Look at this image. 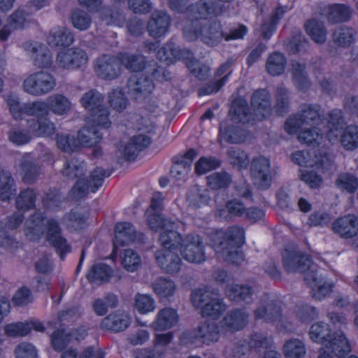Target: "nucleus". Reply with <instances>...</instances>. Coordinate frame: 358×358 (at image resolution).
<instances>
[{
    "label": "nucleus",
    "mask_w": 358,
    "mask_h": 358,
    "mask_svg": "<svg viewBox=\"0 0 358 358\" xmlns=\"http://www.w3.org/2000/svg\"><path fill=\"white\" fill-rule=\"evenodd\" d=\"M46 41L52 47L69 46L73 42V36L65 27H52L47 36Z\"/></svg>",
    "instance_id": "obj_33"
},
{
    "label": "nucleus",
    "mask_w": 358,
    "mask_h": 358,
    "mask_svg": "<svg viewBox=\"0 0 358 358\" xmlns=\"http://www.w3.org/2000/svg\"><path fill=\"white\" fill-rule=\"evenodd\" d=\"M155 258L161 268L168 273H176L180 269L182 262L175 250H158L155 254Z\"/></svg>",
    "instance_id": "obj_22"
},
{
    "label": "nucleus",
    "mask_w": 358,
    "mask_h": 358,
    "mask_svg": "<svg viewBox=\"0 0 358 358\" xmlns=\"http://www.w3.org/2000/svg\"><path fill=\"white\" fill-rule=\"evenodd\" d=\"M282 264L288 273H304V280L316 300H322L331 292L333 284L325 280L317 266L311 264L308 255L297 250H286L282 254Z\"/></svg>",
    "instance_id": "obj_1"
},
{
    "label": "nucleus",
    "mask_w": 358,
    "mask_h": 358,
    "mask_svg": "<svg viewBox=\"0 0 358 358\" xmlns=\"http://www.w3.org/2000/svg\"><path fill=\"white\" fill-rule=\"evenodd\" d=\"M249 315L243 309H235L229 312L222 320V328L227 331H236L244 328L248 323Z\"/></svg>",
    "instance_id": "obj_24"
},
{
    "label": "nucleus",
    "mask_w": 358,
    "mask_h": 358,
    "mask_svg": "<svg viewBox=\"0 0 358 358\" xmlns=\"http://www.w3.org/2000/svg\"><path fill=\"white\" fill-rule=\"evenodd\" d=\"M320 107L318 105H304L299 113L289 117L285 123V129L289 134H296L305 126L324 125Z\"/></svg>",
    "instance_id": "obj_6"
},
{
    "label": "nucleus",
    "mask_w": 358,
    "mask_h": 358,
    "mask_svg": "<svg viewBox=\"0 0 358 358\" xmlns=\"http://www.w3.org/2000/svg\"><path fill=\"white\" fill-rule=\"evenodd\" d=\"M22 47L33 59L35 66L47 69L52 64V54L45 45L38 42H26Z\"/></svg>",
    "instance_id": "obj_15"
},
{
    "label": "nucleus",
    "mask_w": 358,
    "mask_h": 358,
    "mask_svg": "<svg viewBox=\"0 0 358 358\" xmlns=\"http://www.w3.org/2000/svg\"><path fill=\"white\" fill-rule=\"evenodd\" d=\"M94 71L97 76L106 80L116 78L120 73L119 57L104 55L96 61Z\"/></svg>",
    "instance_id": "obj_16"
},
{
    "label": "nucleus",
    "mask_w": 358,
    "mask_h": 358,
    "mask_svg": "<svg viewBox=\"0 0 358 358\" xmlns=\"http://www.w3.org/2000/svg\"><path fill=\"white\" fill-rule=\"evenodd\" d=\"M154 292L159 298H169L174 295L176 291V285L171 279L159 278L152 283Z\"/></svg>",
    "instance_id": "obj_47"
},
{
    "label": "nucleus",
    "mask_w": 358,
    "mask_h": 358,
    "mask_svg": "<svg viewBox=\"0 0 358 358\" xmlns=\"http://www.w3.org/2000/svg\"><path fill=\"white\" fill-rule=\"evenodd\" d=\"M306 30L311 38L317 43H323L327 39V31L322 22L315 20L308 21Z\"/></svg>",
    "instance_id": "obj_59"
},
{
    "label": "nucleus",
    "mask_w": 358,
    "mask_h": 358,
    "mask_svg": "<svg viewBox=\"0 0 358 358\" xmlns=\"http://www.w3.org/2000/svg\"><path fill=\"white\" fill-rule=\"evenodd\" d=\"M30 22L29 14L24 10H17L8 17L6 25L0 30V40L6 41L11 31L24 28Z\"/></svg>",
    "instance_id": "obj_23"
},
{
    "label": "nucleus",
    "mask_w": 358,
    "mask_h": 358,
    "mask_svg": "<svg viewBox=\"0 0 358 358\" xmlns=\"http://www.w3.org/2000/svg\"><path fill=\"white\" fill-rule=\"evenodd\" d=\"M188 11L196 19H206L221 15L224 12V6L222 4L201 3L188 8Z\"/></svg>",
    "instance_id": "obj_36"
},
{
    "label": "nucleus",
    "mask_w": 358,
    "mask_h": 358,
    "mask_svg": "<svg viewBox=\"0 0 358 358\" xmlns=\"http://www.w3.org/2000/svg\"><path fill=\"white\" fill-rule=\"evenodd\" d=\"M283 353L285 358H303L306 354V348L302 341L291 338L283 345Z\"/></svg>",
    "instance_id": "obj_49"
},
{
    "label": "nucleus",
    "mask_w": 358,
    "mask_h": 358,
    "mask_svg": "<svg viewBox=\"0 0 358 358\" xmlns=\"http://www.w3.org/2000/svg\"><path fill=\"white\" fill-rule=\"evenodd\" d=\"M342 146L347 150H353L358 148V127L349 125L346 127L340 138Z\"/></svg>",
    "instance_id": "obj_53"
},
{
    "label": "nucleus",
    "mask_w": 358,
    "mask_h": 358,
    "mask_svg": "<svg viewBox=\"0 0 358 358\" xmlns=\"http://www.w3.org/2000/svg\"><path fill=\"white\" fill-rule=\"evenodd\" d=\"M335 184L339 189L351 194L358 188V178L352 173H342L338 176Z\"/></svg>",
    "instance_id": "obj_58"
},
{
    "label": "nucleus",
    "mask_w": 358,
    "mask_h": 358,
    "mask_svg": "<svg viewBox=\"0 0 358 358\" xmlns=\"http://www.w3.org/2000/svg\"><path fill=\"white\" fill-rule=\"evenodd\" d=\"M22 116L28 115L38 117L48 115L47 102L43 101H36L22 104Z\"/></svg>",
    "instance_id": "obj_62"
},
{
    "label": "nucleus",
    "mask_w": 358,
    "mask_h": 358,
    "mask_svg": "<svg viewBox=\"0 0 358 358\" xmlns=\"http://www.w3.org/2000/svg\"><path fill=\"white\" fill-rule=\"evenodd\" d=\"M117 298L114 294H108L103 299H97L92 303L94 313L99 316L104 315L109 308H115L117 305Z\"/></svg>",
    "instance_id": "obj_60"
},
{
    "label": "nucleus",
    "mask_w": 358,
    "mask_h": 358,
    "mask_svg": "<svg viewBox=\"0 0 358 358\" xmlns=\"http://www.w3.org/2000/svg\"><path fill=\"white\" fill-rule=\"evenodd\" d=\"M32 329L43 331L44 327L38 321L11 323L5 327V333L10 337H22L28 335Z\"/></svg>",
    "instance_id": "obj_32"
},
{
    "label": "nucleus",
    "mask_w": 358,
    "mask_h": 358,
    "mask_svg": "<svg viewBox=\"0 0 358 358\" xmlns=\"http://www.w3.org/2000/svg\"><path fill=\"white\" fill-rule=\"evenodd\" d=\"M157 56L159 60L167 65L177 60H186L187 67L200 80L204 79L208 73L207 67L201 68L197 61L192 58V54L189 51L181 50L173 43H167L160 48L157 50Z\"/></svg>",
    "instance_id": "obj_5"
},
{
    "label": "nucleus",
    "mask_w": 358,
    "mask_h": 358,
    "mask_svg": "<svg viewBox=\"0 0 358 358\" xmlns=\"http://www.w3.org/2000/svg\"><path fill=\"white\" fill-rule=\"evenodd\" d=\"M310 338L315 343H322L324 346L329 342L336 341L338 343L341 336H345L343 334L334 336L330 334V329L328 324L318 322L313 324L309 331Z\"/></svg>",
    "instance_id": "obj_31"
},
{
    "label": "nucleus",
    "mask_w": 358,
    "mask_h": 358,
    "mask_svg": "<svg viewBox=\"0 0 358 358\" xmlns=\"http://www.w3.org/2000/svg\"><path fill=\"white\" fill-rule=\"evenodd\" d=\"M134 307L141 314H148L156 309V302L149 294H137L134 296Z\"/></svg>",
    "instance_id": "obj_56"
},
{
    "label": "nucleus",
    "mask_w": 358,
    "mask_h": 358,
    "mask_svg": "<svg viewBox=\"0 0 358 358\" xmlns=\"http://www.w3.org/2000/svg\"><path fill=\"white\" fill-rule=\"evenodd\" d=\"M129 94L136 100L146 98L154 89L152 80L143 75L132 76L127 83Z\"/></svg>",
    "instance_id": "obj_18"
},
{
    "label": "nucleus",
    "mask_w": 358,
    "mask_h": 358,
    "mask_svg": "<svg viewBox=\"0 0 358 358\" xmlns=\"http://www.w3.org/2000/svg\"><path fill=\"white\" fill-rule=\"evenodd\" d=\"M170 24V16L166 12L156 10L148 21L147 31L151 37L160 38L168 32Z\"/></svg>",
    "instance_id": "obj_20"
},
{
    "label": "nucleus",
    "mask_w": 358,
    "mask_h": 358,
    "mask_svg": "<svg viewBox=\"0 0 358 358\" xmlns=\"http://www.w3.org/2000/svg\"><path fill=\"white\" fill-rule=\"evenodd\" d=\"M110 173L108 170L96 168L92 172L89 181L83 178L78 180L71 190V196L73 199H79L85 196L90 189L95 192L102 185L103 179L110 176Z\"/></svg>",
    "instance_id": "obj_13"
},
{
    "label": "nucleus",
    "mask_w": 358,
    "mask_h": 358,
    "mask_svg": "<svg viewBox=\"0 0 358 358\" xmlns=\"http://www.w3.org/2000/svg\"><path fill=\"white\" fill-rule=\"evenodd\" d=\"M356 31L347 26L336 28L333 33V41L338 46L349 47L355 40Z\"/></svg>",
    "instance_id": "obj_45"
},
{
    "label": "nucleus",
    "mask_w": 358,
    "mask_h": 358,
    "mask_svg": "<svg viewBox=\"0 0 358 358\" xmlns=\"http://www.w3.org/2000/svg\"><path fill=\"white\" fill-rule=\"evenodd\" d=\"M292 161L299 166L316 167L317 169H327L331 164L329 157L326 154L314 155L308 151H296L292 154Z\"/></svg>",
    "instance_id": "obj_19"
},
{
    "label": "nucleus",
    "mask_w": 358,
    "mask_h": 358,
    "mask_svg": "<svg viewBox=\"0 0 358 358\" xmlns=\"http://www.w3.org/2000/svg\"><path fill=\"white\" fill-rule=\"evenodd\" d=\"M27 127L32 135L37 137H48L55 131V124L48 118L27 120Z\"/></svg>",
    "instance_id": "obj_34"
},
{
    "label": "nucleus",
    "mask_w": 358,
    "mask_h": 358,
    "mask_svg": "<svg viewBox=\"0 0 358 358\" xmlns=\"http://www.w3.org/2000/svg\"><path fill=\"white\" fill-rule=\"evenodd\" d=\"M286 66L287 59L280 52H275L267 58L266 64V71L273 76L282 74L285 71Z\"/></svg>",
    "instance_id": "obj_44"
},
{
    "label": "nucleus",
    "mask_w": 358,
    "mask_h": 358,
    "mask_svg": "<svg viewBox=\"0 0 358 358\" xmlns=\"http://www.w3.org/2000/svg\"><path fill=\"white\" fill-rule=\"evenodd\" d=\"M48 111L57 115H64L69 113L72 107L70 100L62 94H52L47 99Z\"/></svg>",
    "instance_id": "obj_35"
},
{
    "label": "nucleus",
    "mask_w": 358,
    "mask_h": 358,
    "mask_svg": "<svg viewBox=\"0 0 358 358\" xmlns=\"http://www.w3.org/2000/svg\"><path fill=\"white\" fill-rule=\"evenodd\" d=\"M350 350V345L345 336H341L338 343L334 341L326 344L321 349L317 358H343Z\"/></svg>",
    "instance_id": "obj_25"
},
{
    "label": "nucleus",
    "mask_w": 358,
    "mask_h": 358,
    "mask_svg": "<svg viewBox=\"0 0 358 358\" xmlns=\"http://www.w3.org/2000/svg\"><path fill=\"white\" fill-rule=\"evenodd\" d=\"M120 62L125 68L132 71H139L144 69L145 60L141 55L121 54L119 56Z\"/></svg>",
    "instance_id": "obj_57"
},
{
    "label": "nucleus",
    "mask_w": 358,
    "mask_h": 358,
    "mask_svg": "<svg viewBox=\"0 0 358 358\" xmlns=\"http://www.w3.org/2000/svg\"><path fill=\"white\" fill-rule=\"evenodd\" d=\"M23 180L27 183L34 182L39 173L38 166L32 160L30 155L24 156L21 162Z\"/></svg>",
    "instance_id": "obj_54"
},
{
    "label": "nucleus",
    "mask_w": 358,
    "mask_h": 358,
    "mask_svg": "<svg viewBox=\"0 0 358 358\" xmlns=\"http://www.w3.org/2000/svg\"><path fill=\"white\" fill-rule=\"evenodd\" d=\"M56 86L54 76L43 71L29 74L23 81V90L34 96H41L52 91Z\"/></svg>",
    "instance_id": "obj_10"
},
{
    "label": "nucleus",
    "mask_w": 358,
    "mask_h": 358,
    "mask_svg": "<svg viewBox=\"0 0 358 358\" xmlns=\"http://www.w3.org/2000/svg\"><path fill=\"white\" fill-rule=\"evenodd\" d=\"M253 112L248 108L246 100L237 98L229 110L231 119L236 123H249L255 120H262L271 113L270 95L266 90H256L251 98Z\"/></svg>",
    "instance_id": "obj_3"
},
{
    "label": "nucleus",
    "mask_w": 358,
    "mask_h": 358,
    "mask_svg": "<svg viewBox=\"0 0 358 358\" xmlns=\"http://www.w3.org/2000/svg\"><path fill=\"white\" fill-rule=\"evenodd\" d=\"M88 60L86 52L78 48H72L59 51L56 57V63L64 69H76L85 65Z\"/></svg>",
    "instance_id": "obj_14"
},
{
    "label": "nucleus",
    "mask_w": 358,
    "mask_h": 358,
    "mask_svg": "<svg viewBox=\"0 0 358 358\" xmlns=\"http://www.w3.org/2000/svg\"><path fill=\"white\" fill-rule=\"evenodd\" d=\"M103 97L94 90L85 92L80 99L83 107L90 112V121L103 128L110 125L108 110L103 106Z\"/></svg>",
    "instance_id": "obj_7"
},
{
    "label": "nucleus",
    "mask_w": 358,
    "mask_h": 358,
    "mask_svg": "<svg viewBox=\"0 0 358 358\" xmlns=\"http://www.w3.org/2000/svg\"><path fill=\"white\" fill-rule=\"evenodd\" d=\"M194 29L185 27L183 33L187 41H194L197 38L210 46L218 45L221 41L224 39V34L222 30L221 24L219 22H214L209 24L203 25L200 27L198 22L194 24Z\"/></svg>",
    "instance_id": "obj_8"
},
{
    "label": "nucleus",
    "mask_w": 358,
    "mask_h": 358,
    "mask_svg": "<svg viewBox=\"0 0 358 358\" xmlns=\"http://www.w3.org/2000/svg\"><path fill=\"white\" fill-rule=\"evenodd\" d=\"M38 192L31 188H26L20 192L15 198V207L22 213L31 210L36 206Z\"/></svg>",
    "instance_id": "obj_39"
},
{
    "label": "nucleus",
    "mask_w": 358,
    "mask_h": 358,
    "mask_svg": "<svg viewBox=\"0 0 358 358\" xmlns=\"http://www.w3.org/2000/svg\"><path fill=\"white\" fill-rule=\"evenodd\" d=\"M122 264L129 272H134L141 266L140 256L131 249L124 250L122 256Z\"/></svg>",
    "instance_id": "obj_63"
},
{
    "label": "nucleus",
    "mask_w": 358,
    "mask_h": 358,
    "mask_svg": "<svg viewBox=\"0 0 358 358\" xmlns=\"http://www.w3.org/2000/svg\"><path fill=\"white\" fill-rule=\"evenodd\" d=\"M87 171L86 164L78 159H71L64 164L62 174L69 179H82Z\"/></svg>",
    "instance_id": "obj_48"
},
{
    "label": "nucleus",
    "mask_w": 358,
    "mask_h": 358,
    "mask_svg": "<svg viewBox=\"0 0 358 358\" xmlns=\"http://www.w3.org/2000/svg\"><path fill=\"white\" fill-rule=\"evenodd\" d=\"M131 319L125 312H115L108 315L101 322L103 329H108L114 332L125 330L130 324Z\"/></svg>",
    "instance_id": "obj_30"
},
{
    "label": "nucleus",
    "mask_w": 358,
    "mask_h": 358,
    "mask_svg": "<svg viewBox=\"0 0 358 358\" xmlns=\"http://www.w3.org/2000/svg\"><path fill=\"white\" fill-rule=\"evenodd\" d=\"M328 131L327 137L330 142H334L338 140L341 131L345 124L343 119L342 112L338 109H334L329 115Z\"/></svg>",
    "instance_id": "obj_37"
},
{
    "label": "nucleus",
    "mask_w": 358,
    "mask_h": 358,
    "mask_svg": "<svg viewBox=\"0 0 358 358\" xmlns=\"http://www.w3.org/2000/svg\"><path fill=\"white\" fill-rule=\"evenodd\" d=\"M352 11L345 4H333L328 6L327 17L331 23L346 22L351 17Z\"/></svg>",
    "instance_id": "obj_41"
},
{
    "label": "nucleus",
    "mask_w": 358,
    "mask_h": 358,
    "mask_svg": "<svg viewBox=\"0 0 358 358\" xmlns=\"http://www.w3.org/2000/svg\"><path fill=\"white\" fill-rule=\"evenodd\" d=\"M272 343V337L262 332L252 333L248 341V344L251 350H255L256 351L271 347Z\"/></svg>",
    "instance_id": "obj_61"
},
{
    "label": "nucleus",
    "mask_w": 358,
    "mask_h": 358,
    "mask_svg": "<svg viewBox=\"0 0 358 358\" xmlns=\"http://www.w3.org/2000/svg\"><path fill=\"white\" fill-rule=\"evenodd\" d=\"M178 320L177 311L172 308L160 309L151 324L152 328L157 331H165L174 327Z\"/></svg>",
    "instance_id": "obj_26"
},
{
    "label": "nucleus",
    "mask_w": 358,
    "mask_h": 358,
    "mask_svg": "<svg viewBox=\"0 0 358 358\" xmlns=\"http://www.w3.org/2000/svg\"><path fill=\"white\" fill-rule=\"evenodd\" d=\"M331 229L341 238H353L358 234V216L354 214L341 216L334 221Z\"/></svg>",
    "instance_id": "obj_17"
},
{
    "label": "nucleus",
    "mask_w": 358,
    "mask_h": 358,
    "mask_svg": "<svg viewBox=\"0 0 358 358\" xmlns=\"http://www.w3.org/2000/svg\"><path fill=\"white\" fill-rule=\"evenodd\" d=\"M220 332L215 321L206 320L199 326L196 336L200 338L203 343L210 344L218 341Z\"/></svg>",
    "instance_id": "obj_38"
},
{
    "label": "nucleus",
    "mask_w": 358,
    "mask_h": 358,
    "mask_svg": "<svg viewBox=\"0 0 358 358\" xmlns=\"http://www.w3.org/2000/svg\"><path fill=\"white\" fill-rule=\"evenodd\" d=\"M45 232L48 241L56 248L60 258L64 259V255L71 252V247L66 240L61 235L62 230L58 222L50 218L45 222L41 213H34L25 222L24 233L31 241H37Z\"/></svg>",
    "instance_id": "obj_2"
},
{
    "label": "nucleus",
    "mask_w": 358,
    "mask_h": 358,
    "mask_svg": "<svg viewBox=\"0 0 358 358\" xmlns=\"http://www.w3.org/2000/svg\"><path fill=\"white\" fill-rule=\"evenodd\" d=\"M299 141L309 145H319L323 139V133L318 126H311L310 129H305L298 136Z\"/></svg>",
    "instance_id": "obj_55"
},
{
    "label": "nucleus",
    "mask_w": 358,
    "mask_h": 358,
    "mask_svg": "<svg viewBox=\"0 0 358 358\" xmlns=\"http://www.w3.org/2000/svg\"><path fill=\"white\" fill-rule=\"evenodd\" d=\"M245 232L243 228L238 226L229 227L224 234L225 240L220 242L216 248H231V245L240 247L245 239Z\"/></svg>",
    "instance_id": "obj_43"
},
{
    "label": "nucleus",
    "mask_w": 358,
    "mask_h": 358,
    "mask_svg": "<svg viewBox=\"0 0 358 358\" xmlns=\"http://www.w3.org/2000/svg\"><path fill=\"white\" fill-rule=\"evenodd\" d=\"M220 166V162L217 159L213 157H202L195 163L194 171L199 176L211 171Z\"/></svg>",
    "instance_id": "obj_64"
},
{
    "label": "nucleus",
    "mask_w": 358,
    "mask_h": 358,
    "mask_svg": "<svg viewBox=\"0 0 358 358\" xmlns=\"http://www.w3.org/2000/svg\"><path fill=\"white\" fill-rule=\"evenodd\" d=\"M227 160L238 170L246 169L249 164L248 155L243 150L231 147L227 150Z\"/></svg>",
    "instance_id": "obj_52"
},
{
    "label": "nucleus",
    "mask_w": 358,
    "mask_h": 358,
    "mask_svg": "<svg viewBox=\"0 0 358 358\" xmlns=\"http://www.w3.org/2000/svg\"><path fill=\"white\" fill-rule=\"evenodd\" d=\"M136 232L133 225L129 222H119L115 227V237L113 240V252L120 246L130 244L135 241Z\"/></svg>",
    "instance_id": "obj_27"
},
{
    "label": "nucleus",
    "mask_w": 358,
    "mask_h": 358,
    "mask_svg": "<svg viewBox=\"0 0 358 358\" xmlns=\"http://www.w3.org/2000/svg\"><path fill=\"white\" fill-rule=\"evenodd\" d=\"M197 156V152L194 149L189 150L182 157L172 166L171 174L177 180H186L191 171L192 163Z\"/></svg>",
    "instance_id": "obj_29"
},
{
    "label": "nucleus",
    "mask_w": 358,
    "mask_h": 358,
    "mask_svg": "<svg viewBox=\"0 0 358 358\" xmlns=\"http://www.w3.org/2000/svg\"><path fill=\"white\" fill-rule=\"evenodd\" d=\"M101 139V136L94 127L88 128L83 127L78 132L77 141L79 142V147H91L97 144Z\"/></svg>",
    "instance_id": "obj_51"
},
{
    "label": "nucleus",
    "mask_w": 358,
    "mask_h": 358,
    "mask_svg": "<svg viewBox=\"0 0 358 358\" xmlns=\"http://www.w3.org/2000/svg\"><path fill=\"white\" fill-rule=\"evenodd\" d=\"M253 315L255 320H262L267 323H273L277 329L280 331H292L284 317L280 314L278 306L268 300H262L253 310Z\"/></svg>",
    "instance_id": "obj_11"
},
{
    "label": "nucleus",
    "mask_w": 358,
    "mask_h": 358,
    "mask_svg": "<svg viewBox=\"0 0 358 358\" xmlns=\"http://www.w3.org/2000/svg\"><path fill=\"white\" fill-rule=\"evenodd\" d=\"M225 293L231 301H243L251 297L253 289L248 285L230 283L227 285Z\"/></svg>",
    "instance_id": "obj_40"
},
{
    "label": "nucleus",
    "mask_w": 358,
    "mask_h": 358,
    "mask_svg": "<svg viewBox=\"0 0 358 358\" xmlns=\"http://www.w3.org/2000/svg\"><path fill=\"white\" fill-rule=\"evenodd\" d=\"M210 199L208 189L199 185H193L186 194L185 203L188 208L196 210L207 206Z\"/></svg>",
    "instance_id": "obj_28"
},
{
    "label": "nucleus",
    "mask_w": 358,
    "mask_h": 358,
    "mask_svg": "<svg viewBox=\"0 0 358 358\" xmlns=\"http://www.w3.org/2000/svg\"><path fill=\"white\" fill-rule=\"evenodd\" d=\"M250 177L252 182L259 189H267L270 187L275 176V171L271 166L268 157L262 155L252 159L250 164Z\"/></svg>",
    "instance_id": "obj_9"
},
{
    "label": "nucleus",
    "mask_w": 358,
    "mask_h": 358,
    "mask_svg": "<svg viewBox=\"0 0 358 358\" xmlns=\"http://www.w3.org/2000/svg\"><path fill=\"white\" fill-rule=\"evenodd\" d=\"M194 306L201 308L203 317L218 319L226 310V306L218 293L210 288L203 287L194 289L191 294Z\"/></svg>",
    "instance_id": "obj_4"
},
{
    "label": "nucleus",
    "mask_w": 358,
    "mask_h": 358,
    "mask_svg": "<svg viewBox=\"0 0 358 358\" xmlns=\"http://www.w3.org/2000/svg\"><path fill=\"white\" fill-rule=\"evenodd\" d=\"M164 227L159 237L162 250H177L184 239L176 230L177 223L167 222Z\"/></svg>",
    "instance_id": "obj_21"
},
{
    "label": "nucleus",
    "mask_w": 358,
    "mask_h": 358,
    "mask_svg": "<svg viewBox=\"0 0 358 358\" xmlns=\"http://www.w3.org/2000/svg\"><path fill=\"white\" fill-rule=\"evenodd\" d=\"M231 66V62L229 61H227V62L221 65L220 67L217 71L216 76L217 77L223 76L222 78H221L216 83H213L211 85H208L206 88L203 89V91L201 92V94H210L212 93L217 92L227 81L228 77L231 73V71L230 70Z\"/></svg>",
    "instance_id": "obj_50"
},
{
    "label": "nucleus",
    "mask_w": 358,
    "mask_h": 358,
    "mask_svg": "<svg viewBox=\"0 0 358 358\" xmlns=\"http://www.w3.org/2000/svg\"><path fill=\"white\" fill-rule=\"evenodd\" d=\"M111 268L105 264L93 265L87 274V278L92 283L99 284L107 282L111 276Z\"/></svg>",
    "instance_id": "obj_46"
},
{
    "label": "nucleus",
    "mask_w": 358,
    "mask_h": 358,
    "mask_svg": "<svg viewBox=\"0 0 358 358\" xmlns=\"http://www.w3.org/2000/svg\"><path fill=\"white\" fill-rule=\"evenodd\" d=\"M178 250L188 262L201 264L206 261L204 245L201 237L197 234L186 236Z\"/></svg>",
    "instance_id": "obj_12"
},
{
    "label": "nucleus",
    "mask_w": 358,
    "mask_h": 358,
    "mask_svg": "<svg viewBox=\"0 0 358 358\" xmlns=\"http://www.w3.org/2000/svg\"><path fill=\"white\" fill-rule=\"evenodd\" d=\"M289 71L292 74L296 87L304 91L310 86V83L306 76V65L294 61L291 64Z\"/></svg>",
    "instance_id": "obj_42"
}]
</instances>
